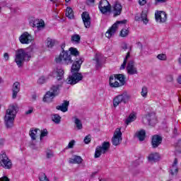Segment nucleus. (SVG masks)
Here are the masks:
<instances>
[{
  "mask_svg": "<svg viewBox=\"0 0 181 181\" xmlns=\"http://www.w3.org/2000/svg\"><path fill=\"white\" fill-rule=\"evenodd\" d=\"M122 133L121 132V129L117 128L115 132L114 136L112 139V145L115 146H118L121 141H122Z\"/></svg>",
  "mask_w": 181,
  "mask_h": 181,
  "instance_id": "obj_10",
  "label": "nucleus"
},
{
  "mask_svg": "<svg viewBox=\"0 0 181 181\" xmlns=\"http://www.w3.org/2000/svg\"><path fill=\"white\" fill-rule=\"evenodd\" d=\"M33 112V108H30L27 112H25L26 115H29V114H32Z\"/></svg>",
  "mask_w": 181,
  "mask_h": 181,
  "instance_id": "obj_54",
  "label": "nucleus"
},
{
  "mask_svg": "<svg viewBox=\"0 0 181 181\" xmlns=\"http://www.w3.org/2000/svg\"><path fill=\"white\" fill-rule=\"evenodd\" d=\"M12 91V98L15 100V98L18 97V93L21 91V84L19 83V82H15L13 84Z\"/></svg>",
  "mask_w": 181,
  "mask_h": 181,
  "instance_id": "obj_18",
  "label": "nucleus"
},
{
  "mask_svg": "<svg viewBox=\"0 0 181 181\" xmlns=\"http://www.w3.org/2000/svg\"><path fill=\"white\" fill-rule=\"evenodd\" d=\"M167 81H169L170 83L173 81V76L172 75H168L167 77Z\"/></svg>",
  "mask_w": 181,
  "mask_h": 181,
  "instance_id": "obj_49",
  "label": "nucleus"
},
{
  "mask_svg": "<svg viewBox=\"0 0 181 181\" xmlns=\"http://www.w3.org/2000/svg\"><path fill=\"white\" fill-rule=\"evenodd\" d=\"M32 40H33V37L28 32H24L19 37V41L22 45H29L32 43Z\"/></svg>",
  "mask_w": 181,
  "mask_h": 181,
  "instance_id": "obj_11",
  "label": "nucleus"
},
{
  "mask_svg": "<svg viewBox=\"0 0 181 181\" xmlns=\"http://www.w3.org/2000/svg\"><path fill=\"white\" fill-rule=\"evenodd\" d=\"M156 21L160 22V23H165V21L168 19V15L165 11H158L155 13Z\"/></svg>",
  "mask_w": 181,
  "mask_h": 181,
  "instance_id": "obj_15",
  "label": "nucleus"
},
{
  "mask_svg": "<svg viewBox=\"0 0 181 181\" xmlns=\"http://www.w3.org/2000/svg\"><path fill=\"white\" fill-rule=\"evenodd\" d=\"M136 21H139V18L138 17H135Z\"/></svg>",
  "mask_w": 181,
  "mask_h": 181,
  "instance_id": "obj_62",
  "label": "nucleus"
},
{
  "mask_svg": "<svg viewBox=\"0 0 181 181\" xmlns=\"http://www.w3.org/2000/svg\"><path fill=\"white\" fill-rule=\"evenodd\" d=\"M57 78L58 81L63 80V77L64 76V70L63 69H57Z\"/></svg>",
  "mask_w": 181,
  "mask_h": 181,
  "instance_id": "obj_29",
  "label": "nucleus"
},
{
  "mask_svg": "<svg viewBox=\"0 0 181 181\" xmlns=\"http://www.w3.org/2000/svg\"><path fill=\"white\" fill-rule=\"evenodd\" d=\"M61 117L59 116V115H54L52 117V121L54 122H56V124H59L60 122Z\"/></svg>",
  "mask_w": 181,
  "mask_h": 181,
  "instance_id": "obj_38",
  "label": "nucleus"
},
{
  "mask_svg": "<svg viewBox=\"0 0 181 181\" xmlns=\"http://www.w3.org/2000/svg\"><path fill=\"white\" fill-rule=\"evenodd\" d=\"M74 124L77 129H83V123H81V120H80L78 118L75 117Z\"/></svg>",
  "mask_w": 181,
  "mask_h": 181,
  "instance_id": "obj_33",
  "label": "nucleus"
},
{
  "mask_svg": "<svg viewBox=\"0 0 181 181\" xmlns=\"http://www.w3.org/2000/svg\"><path fill=\"white\" fill-rule=\"evenodd\" d=\"M0 181H11V180H9L8 177L4 176L0 178Z\"/></svg>",
  "mask_w": 181,
  "mask_h": 181,
  "instance_id": "obj_50",
  "label": "nucleus"
},
{
  "mask_svg": "<svg viewBox=\"0 0 181 181\" xmlns=\"http://www.w3.org/2000/svg\"><path fill=\"white\" fill-rule=\"evenodd\" d=\"M55 60L56 63H62V64H71L74 62L71 69L72 74L66 80L67 84L74 86L83 80V74L78 71L81 69L84 58L80 57V52L77 50V48L70 47L69 51L63 50Z\"/></svg>",
  "mask_w": 181,
  "mask_h": 181,
  "instance_id": "obj_1",
  "label": "nucleus"
},
{
  "mask_svg": "<svg viewBox=\"0 0 181 181\" xmlns=\"http://www.w3.org/2000/svg\"><path fill=\"white\" fill-rule=\"evenodd\" d=\"M69 105H70V103L67 100H64L62 105H58L56 108L62 112H67V111H69Z\"/></svg>",
  "mask_w": 181,
  "mask_h": 181,
  "instance_id": "obj_19",
  "label": "nucleus"
},
{
  "mask_svg": "<svg viewBox=\"0 0 181 181\" xmlns=\"http://www.w3.org/2000/svg\"><path fill=\"white\" fill-rule=\"evenodd\" d=\"M18 111H19L18 103L9 105L4 116V122L6 128H12V127H13V122L16 117V114H18Z\"/></svg>",
  "mask_w": 181,
  "mask_h": 181,
  "instance_id": "obj_2",
  "label": "nucleus"
},
{
  "mask_svg": "<svg viewBox=\"0 0 181 181\" xmlns=\"http://www.w3.org/2000/svg\"><path fill=\"white\" fill-rule=\"evenodd\" d=\"M173 132L175 134H177V129H176V127L174 128Z\"/></svg>",
  "mask_w": 181,
  "mask_h": 181,
  "instance_id": "obj_61",
  "label": "nucleus"
},
{
  "mask_svg": "<svg viewBox=\"0 0 181 181\" xmlns=\"http://www.w3.org/2000/svg\"><path fill=\"white\" fill-rule=\"evenodd\" d=\"M139 4L141 6H144L145 4H146V0H139Z\"/></svg>",
  "mask_w": 181,
  "mask_h": 181,
  "instance_id": "obj_53",
  "label": "nucleus"
},
{
  "mask_svg": "<svg viewBox=\"0 0 181 181\" xmlns=\"http://www.w3.org/2000/svg\"><path fill=\"white\" fill-rule=\"evenodd\" d=\"M136 45L139 49H142V44L141 42H137Z\"/></svg>",
  "mask_w": 181,
  "mask_h": 181,
  "instance_id": "obj_57",
  "label": "nucleus"
},
{
  "mask_svg": "<svg viewBox=\"0 0 181 181\" xmlns=\"http://www.w3.org/2000/svg\"><path fill=\"white\" fill-rule=\"evenodd\" d=\"M127 23V20H123L120 21H117L115 23H114L111 28H109V30L106 32L105 36L108 38L110 39V37H112L114 35H115L117 30H118V25H125Z\"/></svg>",
  "mask_w": 181,
  "mask_h": 181,
  "instance_id": "obj_6",
  "label": "nucleus"
},
{
  "mask_svg": "<svg viewBox=\"0 0 181 181\" xmlns=\"http://www.w3.org/2000/svg\"><path fill=\"white\" fill-rule=\"evenodd\" d=\"M145 136H146V132H145V130L141 129L137 132V138H139V141L142 142V141L145 140Z\"/></svg>",
  "mask_w": 181,
  "mask_h": 181,
  "instance_id": "obj_25",
  "label": "nucleus"
},
{
  "mask_svg": "<svg viewBox=\"0 0 181 181\" xmlns=\"http://www.w3.org/2000/svg\"><path fill=\"white\" fill-rule=\"evenodd\" d=\"M4 57L6 61L9 60V54H8V52H5L4 54Z\"/></svg>",
  "mask_w": 181,
  "mask_h": 181,
  "instance_id": "obj_51",
  "label": "nucleus"
},
{
  "mask_svg": "<svg viewBox=\"0 0 181 181\" xmlns=\"http://www.w3.org/2000/svg\"><path fill=\"white\" fill-rule=\"evenodd\" d=\"M60 87H62V84L52 86L50 90L47 91L44 96L43 101L45 103H52V100L56 95H59V93H60Z\"/></svg>",
  "mask_w": 181,
  "mask_h": 181,
  "instance_id": "obj_4",
  "label": "nucleus"
},
{
  "mask_svg": "<svg viewBox=\"0 0 181 181\" xmlns=\"http://www.w3.org/2000/svg\"><path fill=\"white\" fill-rule=\"evenodd\" d=\"M66 2H70V0H65Z\"/></svg>",
  "mask_w": 181,
  "mask_h": 181,
  "instance_id": "obj_64",
  "label": "nucleus"
},
{
  "mask_svg": "<svg viewBox=\"0 0 181 181\" xmlns=\"http://www.w3.org/2000/svg\"><path fill=\"white\" fill-rule=\"evenodd\" d=\"M110 2L107 0H101L99 2L98 8L102 7V6H110Z\"/></svg>",
  "mask_w": 181,
  "mask_h": 181,
  "instance_id": "obj_36",
  "label": "nucleus"
},
{
  "mask_svg": "<svg viewBox=\"0 0 181 181\" xmlns=\"http://www.w3.org/2000/svg\"><path fill=\"white\" fill-rule=\"evenodd\" d=\"M115 80H118L119 81V87H122V86L125 85V76L124 74H115Z\"/></svg>",
  "mask_w": 181,
  "mask_h": 181,
  "instance_id": "obj_20",
  "label": "nucleus"
},
{
  "mask_svg": "<svg viewBox=\"0 0 181 181\" xmlns=\"http://www.w3.org/2000/svg\"><path fill=\"white\" fill-rule=\"evenodd\" d=\"M116 80L117 79H115V75L110 76L109 84H110V87H112V88L119 87V82Z\"/></svg>",
  "mask_w": 181,
  "mask_h": 181,
  "instance_id": "obj_21",
  "label": "nucleus"
},
{
  "mask_svg": "<svg viewBox=\"0 0 181 181\" xmlns=\"http://www.w3.org/2000/svg\"><path fill=\"white\" fill-rule=\"evenodd\" d=\"M5 140L4 139H0V145H4Z\"/></svg>",
  "mask_w": 181,
  "mask_h": 181,
  "instance_id": "obj_58",
  "label": "nucleus"
},
{
  "mask_svg": "<svg viewBox=\"0 0 181 181\" xmlns=\"http://www.w3.org/2000/svg\"><path fill=\"white\" fill-rule=\"evenodd\" d=\"M0 164L5 169H11L12 168V161L8 158L6 152L0 154Z\"/></svg>",
  "mask_w": 181,
  "mask_h": 181,
  "instance_id": "obj_8",
  "label": "nucleus"
},
{
  "mask_svg": "<svg viewBox=\"0 0 181 181\" xmlns=\"http://www.w3.org/2000/svg\"><path fill=\"white\" fill-rule=\"evenodd\" d=\"M83 142L86 144H90V142H91V135L88 134L86 136H85Z\"/></svg>",
  "mask_w": 181,
  "mask_h": 181,
  "instance_id": "obj_39",
  "label": "nucleus"
},
{
  "mask_svg": "<svg viewBox=\"0 0 181 181\" xmlns=\"http://www.w3.org/2000/svg\"><path fill=\"white\" fill-rule=\"evenodd\" d=\"M47 129H44L42 131H41V134H40V139H42V138H45V136H47Z\"/></svg>",
  "mask_w": 181,
  "mask_h": 181,
  "instance_id": "obj_45",
  "label": "nucleus"
},
{
  "mask_svg": "<svg viewBox=\"0 0 181 181\" xmlns=\"http://www.w3.org/2000/svg\"><path fill=\"white\" fill-rule=\"evenodd\" d=\"M76 144V141L74 140H71L68 146L66 147V149H70V148H73L74 147V144Z\"/></svg>",
  "mask_w": 181,
  "mask_h": 181,
  "instance_id": "obj_40",
  "label": "nucleus"
},
{
  "mask_svg": "<svg viewBox=\"0 0 181 181\" xmlns=\"http://www.w3.org/2000/svg\"><path fill=\"white\" fill-rule=\"evenodd\" d=\"M159 2H160L161 4H163V3L166 2V0H155L156 5H158V4H159Z\"/></svg>",
  "mask_w": 181,
  "mask_h": 181,
  "instance_id": "obj_52",
  "label": "nucleus"
},
{
  "mask_svg": "<svg viewBox=\"0 0 181 181\" xmlns=\"http://www.w3.org/2000/svg\"><path fill=\"white\" fill-rule=\"evenodd\" d=\"M29 23L33 28H37L39 30L42 29V28H45V22L40 21L39 19L35 18H32L30 20Z\"/></svg>",
  "mask_w": 181,
  "mask_h": 181,
  "instance_id": "obj_13",
  "label": "nucleus"
},
{
  "mask_svg": "<svg viewBox=\"0 0 181 181\" xmlns=\"http://www.w3.org/2000/svg\"><path fill=\"white\" fill-rule=\"evenodd\" d=\"M64 47H66V44H62L61 46V48L62 49V51L64 50Z\"/></svg>",
  "mask_w": 181,
  "mask_h": 181,
  "instance_id": "obj_60",
  "label": "nucleus"
},
{
  "mask_svg": "<svg viewBox=\"0 0 181 181\" xmlns=\"http://www.w3.org/2000/svg\"><path fill=\"white\" fill-rule=\"evenodd\" d=\"M54 155H53V151H48L47 152V158L48 159H50V158H53Z\"/></svg>",
  "mask_w": 181,
  "mask_h": 181,
  "instance_id": "obj_48",
  "label": "nucleus"
},
{
  "mask_svg": "<svg viewBox=\"0 0 181 181\" xmlns=\"http://www.w3.org/2000/svg\"><path fill=\"white\" fill-rule=\"evenodd\" d=\"M66 16L69 19H73V18H74V13L73 12V8H71V7L66 8Z\"/></svg>",
  "mask_w": 181,
  "mask_h": 181,
  "instance_id": "obj_28",
  "label": "nucleus"
},
{
  "mask_svg": "<svg viewBox=\"0 0 181 181\" xmlns=\"http://www.w3.org/2000/svg\"><path fill=\"white\" fill-rule=\"evenodd\" d=\"M40 181H50L45 173H40L38 176Z\"/></svg>",
  "mask_w": 181,
  "mask_h": 181,
  "instance_id": "obj_34",
  "label": "nucleus"
},
{
  "mask_svg": "<svg viewBox=\"0 0 181 181\" xmlns=\"http://www.w3.org/2000/svg\"><path fill=\"white\" fill-rule=\"evenodd\" d=\"M110 146L111 144L108 141H104L102 146H98L95 151V158H100L102 153H107Z\"/></svg>",
  "mask_w": 181,
  "mask_h": 181,
  "instance_id": "obj_5",
  "label": "nucleus"
},
{
  "mask_svg": "<svg viewBox=\"0 0 181 181\" xmlns=\"http://www.w3.org/2000/svg\"><path fill=\"white\" fill-rule=\"evenodd\" d=\"M177 83H179V84H181V76H180L177 78Z\"/></svg>",
  "mask_w": 181,
  "mask_h": 181,
  "instance_id": "obj_59",
  "label": "nucleus"
},
{
  "mask_svg": "<svg viewBox=\"0 0 181 181\" xmlns=\"http://www.w3.org/2000/svg\"><path fill=\"white\" fill-rule=\"evenodd\" d=\"M82 21L84 23L85 28L88 29L90 26H91V18L90 17V14L87 11H84L82 15Z\"/></svg>",
  "mask_w": 181,
  "mask_h": 181,
  "instance_id": "obj_14",
  "label": "nucleus"
},
{
  "mask_svg": "<svg viewBox=\"0 0 181 181\" xmlns=\"http://www.w3.org/2000/svg\"><path fill=\"white\" fill-rule=\"evenodd\" d=\"M37 131H39V129H33V128L30 129L29 135L31 139H33V141H35Z\"/></svg>",
  "mask_w": 181,
  "mask_h": 181,
  "instance_id": "obj_27",
  "label": "nucleus"
},
{
  "mask_svg": "<svg viewBox=\"0 0 181 181\" xmlns=\"http://www.w3.org/2000/svg\"><path fill=\"white\" fill-rule=\"evenodd\" d=\"M162 136L159 135H154L151 139V145L153 148H158L160 144H162Z\"/></svg>",
  "mask_w": 181,
  "mask_h": 181,
  "instance_id": "obj_16",
  "label": "nucleus"
},
{
  "mask_svg": "<svg viewBox=\"0 0 181 181\" xmlns=\"http://www.w3.org/2000/svg\"><path fill=\"white\" fill-rule=\"evenodd\" d=\"M157 59H158V60L165 61V60H166L167 57H166V54H159L157 56Z\"/></svg>",
  "mask_w": 181,
  "mask_h": 181,
  "instance_id": "obj_41",
  "label": "nucleus"
},
{
  "mask_svg": "<svg viewBox=\"0 0 181 181\" xmlns=\"http://www.w3.org/2000/svg\"><path fill=\"white\" fill-rule=\"evenodd\" d=\"M142 121L145 125H151L153 127V125L156 124L158 122V118L156 117V114L151 112L144 116L142 119Z\"/></svg>",
  "mask_w": 181,
  "mask_h": 181,
  "instance_id": "obj_7",
  "label": "nucleus"
},
{
  "mask_svg": "<svg viewBox=\"0 0 181 181\" xmlns=\"http://www.w3.org/2000/svg\"><path fill=\"white\" fill-rule=\"evenodd\" d=\"M178 101H179L180 103H181V99H180V98H179V99H178Z\"/></svg>",
  "mask_w": 181,
  "mask_h": 181,
  "instance_id": "obj_63",
  "label": "nucleus"
},
{
  "mask_svg": "<svg viewBox=\"0 0 181 181\" xmlns=\"http://www.w3.org/2000/svg\"><path fill=\"white\" fill-rule=\"evenodd\" d=\"M122 49H124V50H127L128 49V45L127 44H123L122 45Z\"/></svg>",
  "mask_w": 181,
  "mask_h": 181,
  "instance_id": "obj_56",
  "label": "nucleus"
},
{
  "mask_svg": "<svg viewBox=\"0 0 181 181\" xmlns=\"http://www.w3.org/2000/svg\"><path fill=\"white\" fill-rule=\"evenodd\" d=\"M141 94L142 95V97H147L148 95V88L146 86H144L141 89Z\"/></svg>",
  "mask_w": 181,
  "mask_h": 181,
  "instance_id": "obj_37",
  "label": "nucleus"
},
{
  "mask_svg": "<svg viewBox=\"0 0 181 181\" xmlns=\"http://www.w3.org/2000/svg\"><path fill=\"white\" fill-rule=\"evenodd\" d=\"M129 100V95L127 94H122L116 96L113 99V107H117L121 104V103H124V104H127L128 101Z\"/></svg>",
  "mask_w": 181,
  "mask_h": 181,
  "instance_id": "obj_9",
  "label": "nucleus"
},
{
  "mask_svg": "<svg viewBox=\"0 0 181 181\" xmlns=\"http://www.w3.org/2000/svg\"><path fill=\"white\" fill-rule=\"evenodd\" d=\"M176 165H177V158H175L174 163L173 164V168H174V171L173 170H171L170 174L172 175V176H173V175H176L177 172H179V170L176 168Z\"/></svg>",
  "mask_w": 181,
  "mask_h": 181,
  "instance_id": "obj_30",
  "label": "nucleus"
},
{
  "mask_svg": "<svg viewBox=\"0 0 181 181\" xmlns=\"http://www.w3.org/2000/svg\"><path fill=\"white\" fill-rule=\"evenodd\" d=\"M99 9L100 11V12L102 13H103V15H105V13H111V9H112V6L111 5L110 6H103L102 7H99Z\"/></svg>",
  "mask_w": 181,
  "mask_h": 181,
  "instance_id": "obj_24",
  "label": "nucleus"
},
{
  "mask_svg": "<svg viewBox=\"0 0 181 181\" xmlns=\"http://www.w3.org/2000/svg\"><path fill=\"white\" fill-rule=\"evenodd\" d=\"M129 57H131L130 52H127L126 57L124 59L123 64L121 65V67H120L121 70H124V69H125Z\"/></svg>",
  "mask_w": 181,
  "mask_h": 181,
  "instance_id": "obj_32",
  "label": "nucleus"
},
{
  "mask_svg": "<svg viewBox=\"0 0 181 181\" xmlns=\"http://www.w3.org/2000/svg\"><path fill=\"white\" fill-rule=\"evenodd\" d=\"M135 119H136V115L134 113H132L126 119L125 124H127V125H129V124H131V122H134Z\"/></svg>",
  "mask_w": 181,
  "mask_h": 181,
  "instance_id": "obj_26",
  "label": "nucleus"
},
{
  "mask_svg": "<svg viewBox=\"0 0 181 181\" xmlns=\"http://www.w3.org/2000/svg\"><path fill=\"white\" fill-rule=\"evenodd\" d=\"M146 17H147L146 14L143 11L141 13V21H143L144 23H148V18Z\"/></svg>",
  "mask_w": 181,
  "mask_h": 181,
  "instance_id": "obj_42",
  "label": "nucleus"
},
{
  "mask_svg": "<svg viewBox=\"0 0 181 181\" xmlns=\"http://www.w3.org/2000/svg\"><path fill=\"white\" fill-rule=\"evenodd\" d=\"M69 163H82L83 162V158H81L78 156H74L72 158H69Z\"/></svg>",
  "mask_w": 181,
  "mask_h": 181,
  "instance_id": "obj_22",
  "label": "nucleus"
},
{
  "mask_svg": "<svg viewBox=\"0 0 181 181\" xmlns=\"http://www.w3.org/2000/svg\"><path fill=\"white\" fill-rule=\"evenodd\" d=\"M159 153H151L148 156V160L150 162H156V160H159Z\"/></svg>",
  "mask_w": 181,
  "mask_h": 181,
  "instance_id": "obj_23",
  "label": "nucleus"
},
{
  "mask_svg": "<svg viewBox=\"0 0 181 181\" xmlns=\"http://www.w3.org/2000/svg\"><path fill=\"white\" fill-rule=\"evenodd\" d=\"M95 2V0H88L86 1L87 5H90V4H94Z\"/></svg>",
  "mask_w": 181,
  "mask_h": 181,
  "instance_id": "obj_55",
  "label": "nucleus"
},
{
  "mask_svg": "<svg viewBox=\"0 0 181 181\" xmlns=\"http://www.w3.org/2000/svg\"><path fill=\"white\" fill-rule=\"evenodd\" d=\"M38 84H45L46 78L44 76L40 77L37 81Z\"/></svg>",
  "mask_w": 181,
  "mask_h": 181,
  "instance_id": "obj_46",
  "label": "nucleus"
},
{
  "mask_svg": "<svg viewBox=\"0 0 181 181\" xmlns=\"http://www.w3.org/2000/svg\"><path fill=\"white\" fill-rule=\"evenodd\" d=\"M30 48L27 49H20L16 52L15 62L18 67L23 66L24 62H29L32 55L30 54Z\"/></svg>",
  "mask_w": 181,
  "mask_h": 181,
  "instance_id": "obj_3",
  "label": "nucleus"
},
{
  "mask_svg": "<svg viewBox=\"0 0 181 181\" xmlns=\"http://www.w3.org/2000/svg\"><path fill=\"white\" fill-rule=\"evenodd\" d=\"M129 35V30L128 29H122L120 31V36L121 37H127Z\"/></svg>",
  "mask_w": 181,
  "mask_h": 181,
  "instance_id": "obj_35",
  "label": "nucleus"
},
{
  "mask_svg": "<svg viewBox=\"0 0 181 181\" xmlns=\"http://www.w3.org/2000/svg\"><path fill=\"white\" fill-rule=\"evenodd\" d=\"M71 40L72 42H74L75 43L78 44V43H80V40H81V37H80V35L78 34H75L71 36Z\"/></svg>",
  "mask_w": 181,
  "mask_h": 181,
  "instance_id": "obj_31",
  "label": "nucleus"
},
{
  "mask_svg": "<svg viewBox=\"0 0 181 181\" xmlns=\"http://www.w3.org/2000/svg\"><path fill=\"white\" fill-rule=\"evenodd\" d=\"M177 152L181 153V139L178 141L177 144L175 147Z\"/></svg>",
  "mask_w": 181,
  "mask_h": 181,
  "instance_id": "obj_44",
  "label": "nucleus"
},
{
  "mask_svg": "<svg viewBox=\"0 0 181 181\" xmlns=\"http://www.w3.org/2000/svg\"><path fill=\"white\" fill-rule=\"evenodd\" d=\"M47 45L48 47H52L53 46H54V40H47Z\"/></svg>",
  "mask_w": 181,
  "mask_h": 181,
  "instance_id": "obj_43",
  "label": "nucleus"
},
{
  "mask_svg": "<svg viewBox=\"0 0 181 181\" xmlns=\"http://www.w3.org/2000/svg\"><path fill=\"white\" fill-rule=\"evenodd\" d=\"M95 60H96V67L98 69V67H101L103 66V63L101 62L100 59H98V57H95Z\"/></svg>",
  "mask_w": 181,
  "mask_h": 181,
  "instance_id": "obj_47",
  "label": "nucleus"
},
{
  "mask_svg": "<svg viewBox=\"0 0 181 181\" xmlns=\"http://www.w3.org/2000/svg\"><path fill=\"white\" fill-rule=\"evenodd\" d=\"M127 74H129V76L138 74V69L135 66V62H134V60H130L127 63Z\"/></svg>",
  "mask_w": 181,
  "mask_h": 181,
  "instance_id": "obj_12",
  "label": "nucleus"
},
{
  "mask_svg": "<svg viewBox=\"0 0 181 181\" xmlns=\"http://www.w3.org/2000/svg\"><path fill=\"white\" fill-rule=\"evenodd\" d=\"M121 12H122V6L119 2L116 1L113 6V16L115 18L119 16V15H121Z\"/></svg>",
  "mask_w": 181,
  "mask_h": 181,
  "instance_id": "obj_17",
  "label": "nucleus"
}]
</instances>
